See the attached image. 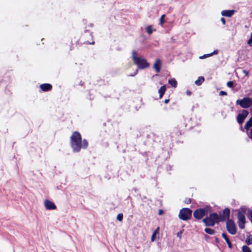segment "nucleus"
Instances as JSON below:
<instances>
[{"mask_svg": "<svg viewBox=\"0 0 252 252\" xmlns=\"http://www.w3.org/2000/svg\"><path fill=\"white\" fill-rule=\"evenodd\" d=\"M159 227H158L155 230V231L153 232V233L152 235L151 239L152 242L155 241V240L156 239V235L159 233Z\"/></svg>", "mask_w": 252, "mask_h": 252, "instance_id": "aec40b11", "label": "nucleus"}, {"mask_svg": "<svg viewBox=\"0 0 252 252\" xmlns=\"http://www.w3.org/2000/svg\"><path fill=\"white\" fill-rule=\"evenodd\" d=\"M250 113L252 114V107H250Z\"/></svg>", "mask_w": 252, "mask_h": 252, "instance_id": "8fccbe9b", "label": "nucleus"}, {"mask_svg": "<svg viewBox=\"0 0 252 252\" xmlns=\"http://www.w3.org/2000/svg\"><path fill=\"white\" fill-rule=\"evenodd\" d=\"M172 168V166H171L170 165H167V166H166L167 170H171Z\"/></svg>", "mask_w": 252, "mask_h": 252, "instance_id": "a19ab883", "label": "nucleus"}, {"mask_svg": "<svg viewBox=\"0 0 252 252\" xmlns=\"http://www.w3.org/2000/svg\"><path fill=\"white\" fill-rule=\"evenodd\" d=\"M166 86L165 85L162 86L158 90V93L159 95V98H161L165 94L166 91Z\"/></svg>", "mask_w": 252, "mask_h": 252, "instance_id": "a211bd4d", "label": "nucleus"}, {"mask_svg": "<svg viewBox=\"0 0 252 252\" xmlns=\"http://www.w3.org/2000/svg\"><path fill=\"white\" fill-rule=\"evenodd\" d=\"M127 199H129L130 200L131 202L132 203V198L131 197V196H128L127 197Z\"/></svg>", "mask_w": 252, "mask_h": 252, "instance_id": "09e8293b", "label": "nucleus"}, {"mask_svg": "<svg viewBox=\"0 0 252 252\" xmlns=\"http://www.w3.org/2000/svg\"><path fill=\"white\" fill-rule=\"evenodd\" d=\"M168 83L174 88H176L177 86V81L175 78L168 80Z\"/></svg>", "mask_w": 252, "mask_h": 252, "instance_id": "6ab92c4d", "label": "nucleus"}, {"mask_svg": "<svg viewBox=\"0 0 252 252\" xmlns=\"http://www.w3.org/2000/svg\"><path fill=\"white\" fill-rule=\"evenodd\" d=\"M165 14H163L161 15L160 18V20H159V24L160 25H162V24L164 23L165 22V20H164V17H165Z\"/></svg>", "mask_w": 252, "mask_h": 252, "instance_id": "c85d7f7f", "label": "nucleus"}, {"mask_svg": "<svg viewBox=\"0 0 252 252\" xmlns=\"http://www.w3.org/2000/svg\"><path fill=\"white\" fill-rule=\"evenodd\" d=\"M138 73V69H136L133 73L128 75V76L133 77L135 76Z\"/></svg>", "mask_w": 252, "mask_h": 252, "instance_id": "473e14b6", "label": "nucleus"}, {"mask_svg": "<svg viewBox=\"0 0 252 252\" xmlns=\"http://www.w3.org/2000/svg\"><path fill=\"white\" fill-rule=\"evenodd\" d=\"M246 243L248 245H250L252 244V235H249L246 240Z\"/></svg>", "mask_w": 252, "mask_h": 252, "instance_id": "5701e85b", "label": "nucleus"}, {"mask_svg": "<svg viewBox=\"0 0 252 252\" xmlns=\"http://www.w3.org/2000/svg\"><path fill=\"white\" fill-rule=\"evenodd\" d=\"M222 237L225 240V242H226L228 247L231 249L232 248V245L231 244V241L229 240L227 234L223 232L221 234Z\"/></svg>", "mask_w": 252, "mask_h": 252, "instance_id": "f3484780", "label": "nucleus"}, {"mask_svg": "<svg viewBox=\"0 0 252 252\" xmlns=\"http://www.w3.org/2000/svg\"><path fill=\"white\" fill-rule=\"evenodd\" d=\"M236 104L244 109L251 107L252 106V98L248 96H245L241 99H238Z\"/></svg>", "mask_w": 252, "mask_h": 252, "instance_id": "0eeeda50", "label": "nucleus"}, {"mask_svg": "<svg viewBox=\"0 0 252 252\" xmlns=\"http://www.w3.org/2000/svg\"><path fill=\"white\" fill-rule=\"evenodd\" d=\"M205 211V214L207 215L208 212H210L211 209V207L210 205H206L204 208H202Z\"/></svg>", "mask_w": 252, "mask_h": 252, "instance_id": "393cba45", "label": "nucleus"}, {"mask_svg": "<svg viewBox=\"0 0 252 252\" xmlns=\"http://www.w3.org/2000/svg\"><path fill=\"white\" fill-rule=\"evenodd\" d=\"M161 65V61L159 59H156L155 63L154 64L153 68L155 69L157 73H158L160 71Z\"/></svg>", "mask_w": 252, "mask_h": 252, "instance_id": "ddd939ff", "label": "nucleus"}, {"mask_svg": "<svg viewBox=\"0 0 252 252\" xmlns=\"http://www.w3.org/2000/svg\"><path fill=\"white\" fill-rule=\"evenodd\" d=\"M233 85H234V82L233 81H229L227 82V83L226 84V86L228 88H232L233 86Z\"/></svg>", "mask_w": 252, "mask_h": 252, "instance_id": "c756f323", "label": "nucleus"}, {"mask_svg": "<svg viewBox=\"0 0 252 252\" xmlns=\"http://www.w3.org/2000/svg\"><path fill=\"white\" fill-rule=\"evenodd\" d=\"M249 114L248 110L243 109L241 112L239 113L236 117L237 122L240 125H242L244 122L245 119Z\"/></svg>", "mask_w": 252, "mask_h": 252, "instance_id": "9d476101", "label": "nucleus"}, {"mask_svg": "<svg viewBox=\"0 0 252 252\" xmlns=\"http://www.w3.org/2000/svg\"><path fill=\"white\" fill-rule=\"evenodd\" d=\"M219 95H227V93L225 92V91H221L219 93Z\"/></svg>", "mask_w": 252, "mask_h": 252, "instance_id": "f704fd0d", "label": "nucleus"}, {"mask_svg": "<svg viewBox=\"0 0 252 252\" xmlns=\"http://www.w3.org/2000/svg\"><path fill=\"white\" fill-rule=\"evenodd\" d=\"M146 31L149 34H152L153 32L152 26L151 25L147 26L146 28Z\"/></svg>", "mask_w": 252, "mask_h": 252, "instance_id": "bb28decb", "label": "nucleus"}, {"mask_svg": "<svg viewBox=\"0 0 252 252\" xmlns=\"http://www.w3.org/2000/svg\"><path fill=\"white\" fill-rule=\"evenodd\" d=\"M217 218V212H213L203 218L202 222L206 227H213L216 224H218Z\"/></svg>", "mask_w": 252, "mask_h": 252, "instance_id": "7ed1b4c3", "label": "nucleus"}, {"mask_svg": "<svg viewBox=\"0 0 252 252\" xmlns=\"http://www.w3.org/2000/svg\"><path fill=\"white\" fill-rule=\"evenodd\" d=\"M186 94L188 95H190L192 93L190 91L187 90L186 92Z\"/></svg>", "mask_w": 252, "mask_h": 252, "instance_id": "37998d69", "label": "nucleus"}, {"mask_svg": "<svg viewBox=\"0 0 252 252\" xmlns=\"http://www.w3.org/2000/svg\"><path fill=\"white\" fill-rule=\"evenodd\" d=\"M140 154L142 155V156L143 157L145 158V162L146 163H147L148 161L149 160L148 152H143V153H140Z\"/></svg>", "mask_w": 252, "mask_h": 252, "instance_id": "a878e982", "label": "nucleus"}, {"mask_svg": "<svg viewBox=\"0 0 252 252\" xmlns=\"http://www.w3.org/2000/svg\"><path fill=\"white\" fill-rule=\"evenodd\" d=\"M89 32V31H88V30H85V32Z\"/></svg>", "mask_w": 252, "mask_h": 252, "instance_id": "603ef678", "label": "nucleus"}, {"mask_svg": "<svg viewBox=\"0 0 252 252\" xmlns=\"http://www.w3.org/2000/svg\"><path fill=\"white\" fill-rule=\"evenodd\" d=\"M204 232L210 235H213L216 233V231L215 230L209 228V227H207L204 229Z\"/></svg>", "mask_w": 252, "mask_h": 252, "instance_id": "412c9836", "label": "nucleus"}, {"mask_svg": "<svg viewBox=\"0 0 252 252\" xmlns=\"http://www.w3.org/2000/svg\"><path fill=\"white\" fill-rule=\"evenodd\" d=\"M204 78L203 76H200L198 78L197 80L195 81V85L200 86L204 81Z\"/></svg>", "mask_w": 252, "mask_h": 252, "instance_id": "4be33fe9", "label": "nucleus"}, {"mask_svg": "<svg viewBox=\"0 0 252 252\" xmlns=\"http://www.w3.org/2000/svg\"><path fill=\"white\" fill-rule=\"evenodd\" d=\"M182 231H180L179 232H178L177 233V236L180 238H181V236H182Z\"/></svg>", "mask_w": 252, "mask_h": 252, "instance_id": "58836bf2", "label": "nucleus"}, {"mask_svg": "<svg viewBox=\"0 0 252 252\" xmlns=\"http://www.w3.org/2000/svg\"><path fill=\"white\" fill-rule=\"evenodd\" d=\"M40 88L43 92H48L52 90V86L49 83H44L40 85Z\"/></svg>", "mask_w": 252, "mask_h": 252, "instance_id": "2eb2a0df", "label": "nucleus"}, {"mask_svg": "<svg viewBox=\"0 0 252 252\" xmlns=\"http://www.w3.org/2000/svg\"><path fill=\"white\" fill-rule=\"evenodd\" d=\"M204 238L206 240H207L208 238H209V236H208L207 235L205 234L204 235Z\"/></svg>", "mask_w": 252, "mask_h": 252, "instance_id": "a18cd8bd", "label": "nucleus"}, {"mask_svg": "<svg viewBox=\"0 0 252 252\" xmlns=\"http://www.w3.org/2000/svg\"><path fill=\"white\" fill-rule=\"evenodd\" d=\"M89 43H90V44H94V41H93V42H92V43L89 42Z\"/></svg>", "mask_w": 252, "mask_h": 252, "instance_id": "3c124183", "label": "nucleus"}, {"mask_svg": "<svg viewBox=\"0 0 252 252\" xmlns=\"http://www.w3.org/2000/svg\"><path fill=\"white\" fill-rule=\"evenodd\" d=\"M192 211L189 208H183L180 210L179 218L183 220L187 221L190 220L192 216Z\"/></svg>", "mask_w": 252, "mask_h": 252, "instance_id": "39448f33", "label": "nucleus"}, {"mask_svg": "<svg viewBox=\"0 0 252 252\" xmlns=\"http://www.w3.org/2000/svg\"><path fill=\"white\" fill-rule=\"evenodd\" d=\"M248 137L252 140V128L251 129L250 132H247Z\"/></svg>", "mask_w": 252, "mask_h": 252, "instance_id": "72a5a7b5", "label": "nucleus"}, {"mask_svg": "<svg viewBox=\"0 0 252 252\" xmlns=\"http://www.w3.org/2000/svg\"><path fill=\"white\" fill-rule=\"evenodd\" d=\"M243 72L245 74L246 76H248L249 74V71L246 70H243Z\"/></svg>", "mask_w": 252, "mask_h": 252, "instance_id": "ea45409f", "label": "nucleus"}, {"mask_svg": "<svg viewBox=\"0 0 252 252\" xmlns=\"http://www.w3.org/2000/svg\"><path fill=\"white\" fill-rule=\"evenodd\" d=\"M117 220L120 221H122L123 220V214L122 213L119 214L117 216Z\"/></svg>", "mask_w": 252, "mask_h": 252, "instance_id": "cd10ccee", "label": "nucleus"}, {"mask_svg": "<svg viewBox=\"0 0 252 252\" xmlns=\"http://www.w3.org/2000/svg\"><path fill=\"white\" fill-rule=\"evenodd\" d=\"M219 53V50H215L213 52L211 53L210 54H211V56H213L214 55H216L217 54H218Z\"/></svg>", "mask_w": 252, "mask_h": 252, "instance_id": "e433bc0d", "label": "nucleus"}, {"mask_svg": "<svg viewBox=\"0 0 252 252\" xmlns=\"http://www.w3.org/2000/svg\"><path fill=\"white\" fill-rule=\"evenodd\" d=\"M235 12L234 10H224L221 11V14L223 16L230 17L234 14Z\"/></svg>", "mask_w": 252, "mask_h": 252, "instance_id": "dca6fc26", "label": "nucleus"}, {"mask_svg": "<svg viewBox=\"0 0 252 252\" xmlns=\"http://www.w3.org/2000/svg\"><path fill=\"white\" fill-rule=\"evenodd\" d=\"M247 44L250 46H252V32L251 33V37L250 39L247 41Z\"/></svg>", "mask_w": 252, "mask_h": 252, "instance_id": "7c9ffc66", "label": "nucleus"}, {"mask_svg": "<svg viewBox=\"0 0 252 252\" xmlns=\"http://www.w3.org/2000/svg\"><path fill=\"white\" fill-rule=\"evenodd\" d=\"M191 202V199L189 198H187L185 200V202L187 204H189Z\"/></svg>", "mask_w": 252, "mask_h": 252, "instance_id": "c9c22d12", "label": "nucleus"}, {"mask_svg": "<svg viewBox=\"0 0 252 252\" xmlns=\"http://www.w3.org/2000/svg\"><path fill=\"white\" fill-rule=\"evenodd\" d=\"M163 210L162 209H159L158 210V214L159 215H162L163 213Z\"/></svg>", "mask_w": 252, "mask_h": 252, "instance_id": "79ce46f5", "label": "nucleus"}, {"mask_svg": "<svg viewBox=\"0 0 252 252\" xmlns=\"http://www.w3.org/2000/svg\"><path fill=\"white\" fill-rule=\"evenodd\" d=\"M230 211L228 208H225L222 211V213L221 212H219V214L217 213V221L218 224L220 222H223L226 220L230 219Z\"/></svg>", "mask_w": 252, "mask_h": 252, "instance_id": "6e6552de", "label": "nucleus"}, {"mask_svg": "<svg viewBox=\"0 0 252 252\" xmlns=\"http://www.w3.org/2000/svg\"><path fill=\"white\" fill-rule=\"evenodd\" d=\"M215 242L217 243V244H219V240L218 239V237H215Z\"/></svg>", "mask_w": 252, "mask_h": 252, "instance_id": "c03bdc74", "label": "nucleus"}, {"mask_svg": "<svg viewBox=\"0 0 252 252\" xmlns=\"http://www.w3.org/2000/svg\"><path fill=\"white\" fill-rule=\"evenodd\" d=\"M242 252H252L251 249L247 246L244 245L242 248Z\"/></svg>", "mask_w": 252, "mask_h": 252, "instance_id": "b1692460", "label": "nucleus"}, {"mask_svg": "<svg viewBox=\"0 0 252 252\" xmlns=\"http://www.w3.org/2000/svg\"><path fill=\"white\" fill-rule=\"evenodd\" d=\"M151 135H154V134H153V133H152L151 134H147V137L148 138H150L151 137Z\"/></svg>", "mask_w": 252, "mask_h": 252, "instance_id": "de8ad7c7", "label": "nucleus"}, {"mask_svg": "<svg viewBox=\"0 0 252 252\" xmlns=\"http://www.w3.org/2000/svg\"><path fill=\"white\" fill-rule=\"evenodd\" d=\"M70 145L74 153H79L81 149H86L89 146L87 139L82 140L81 134L77 131H74L70 138Z\"/></svg>", "mask_w": 252, "mask_h": 252, "instance_id": "f257e3e1", "label": "nucleus"}, {"mask_svg": "<svg viewBox=\"0 0 252 252\" xmlns=\"http://www.w3.org/2000/svg\"><path fill=\"white\" fill-rule=\"evenodd\" d=\"M220 21L223 25H225V23H226L225 19L223 17L221 18Z\"/></svg>", "mask_w": 252, "mask_h": 252, "instance_id": "4c0bfd02", "label": "nucleus"}, {"mask_svg": "<svg viewBox=\"0 0 252 252\" xmlns=\"http://www.w3.org/2000/svg\"><path fill=\"white\" fill-rule=\"evenodd\" d=\"M136 52L133 50L132 51V59L134 63L137 65L138 69H144L148 68L150 64L144 58L136 56Z\"/></svg>", "mask_w": 252, "mask_h": 252, "instance_id": "f03ea898", "label": "nucleus"}, {"mask_svg": "<svg viewBox=\"0 0 252 252\" xmlns=\"http://www.w3.org/2000/svg\"><path fill=\"white\" fill-rule=\"evenodd\" d=\"M193 217L196 220H200L203 219V217L206 215L205 214V211L202 208H197L195 210L193 213Z\"/></svg>", "mask_w": 252, "mask_h": 252, "instance_id": "9b49d317", "label": "nucleus"}, {"mask_svg": "<svg viewBox=\"0 0 252 252\" xmlns=\"http://www.w3.org/2000/svg\"><path fill=\"white\" fill-rule=\"evenodd\" d=\"M169 102V99H166L164 100V103L167 104Z\"/></svg>", "mask_w": 252, "mask_h": 252, "instance_id": "49530a36", "label": "nucleus"}, {"mask_svg": "<svg viewBox=\"0 0 252 252\" xmlns=\"http://www.w3.org/2000/svg\"><path fill=\"white\" fill-rule=\"evenodd\" d=\"M186 126L187 125L181 124L180 126H178L174 127L170 133V136L172 140H173L174 138L176 139L183 134L185 131L184 127H186Z\"/></svg>", "mask_w": 252, "mask_h": 252, "instance_id": "423d86ee", "label": "nucleus"}, {"mask_svg": "<svg viewBox=\"0 0 252 252\" xmlns=\"http://www.w3.org/2000/svg\"><path fill=\"white\" fill-rule=\"evenodd\" d=\"M252 127V116L249 119V120L246 122L244 126V128L242 126L240 127V130L244 132L245 129L248 130Z\"/></svg>", "mask_w": 252, "mask_h": 252, "instance_id": "4468645a", "label": "nucleus"}, {"mask_svg": "<svg viewBox=\"0 0 252 252\" xmlns=\"http://www.w3.org/2000/svg\"><path fill=\"white\" fill-rule=\"evenodd\" d=\"M44 205L45 208L47 210H54L57 208V206L55 204L48 199H45L44 200Z\"/></svg>", "mask_w": 252, "mask_h": 252, "instance_id": "f8f14e48", "label": "nucleus"}, {"mask_svg": "<svg viewBox=\"0 0 252 252\" xmlns=\"http://www.w3.org/2000/svg\"><path fill=\"white\" fill-rule=\"evenodd\" d=\"M241 211L238 210V223L239 227L241 229H244L245 227V223H246V217H245V213L246 211V208L245 206H242L240 208Z\"/></svg>", "mask_w": 252, "mask_h": 252, "instance_id": "20e7f679", "label": "nucleus"}, {"mask_svg": "<svg viewBox=\"0 0 252 252\" xmlns=\"http://www.w3.org/2000/svg\"><path fill=\"white\" fill-rule=\"evenodd\" d=\"M226 228L228 232L231 235H235L237 232L236 224L232 219H228L226 220Z\"/></svg>", "mask_w": 252, "mask_h": 252, "instance_id": "1a4fd4ad", "label": "nucleus"}, {"mask_svg": "<svg viewBox=\"0 0 252 252\" xmlns=\"http://www.w3.org/2000/svg\"><path fill=\"white\" fill-rule=\"evenodd\" d=\"M211 56L210 53V54H204L203 56H200L199 57V59H205L206 58L210 57Z\"/></svg>", "mask_w": 252, "mask_h": 252, "instance_id": "2f4dec72", "label": "nucleus"}]
</instances>
